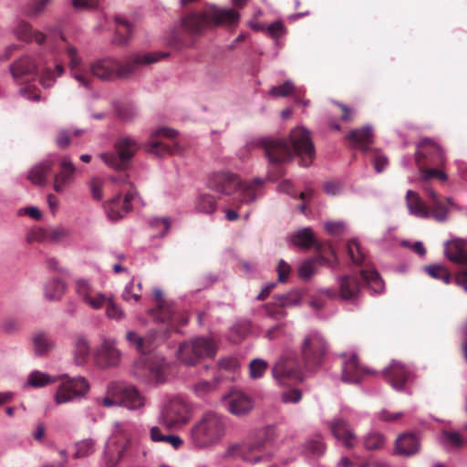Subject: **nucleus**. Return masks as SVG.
Returning a JSON list of instances; mask_svg holds the SVG:
<instances>
[{
  "instance_id": "nucleus-64",
  "label": "nucleus",
  "mask_w": 467,
  "mask_h": 467,
  "mask_svg": "<svg viewBox=\"0 0 467 467\" xmlns=\"http://www.w3.org/2000/svg\"><path fill=\"white\" fill-rule=\"evenodd\" d=\"M456 284L467 291V265H464L455 276Z\"/></svg>"
},
{
  "instance_id": "nucleus-60",
  "label": "nucleus",
  "mask_w": 467,
  "mask_h": 467,
  "mask_svg": "<svg viewBox=\"0 0 467 467\" xmlns=\"http://www.w3.org/2000/svg\"><path fill=\"white\" fill-rule=\"evenodd\" d=\"M219 368L234 372L239 368V362L235 358H225L219 361Z\"/></svg>"
},
{
  "instance_id": "nucleus-31",
  "label": "nucleus",
  "mask_w": 467,
  "mask_h": 467,
  "mask_svg": "<svg viewBox=\"0 0 467 467\" xmlns=\"http://www.w3.org/2000/svg\"><path fill=\"white\" fill-rule=\"evenodd\" d=\"M188 389L199 399L208 400L219 391V381H190Z\"/></svg>"
},
{
  "instance_id": "nucleus-47",
  "label": "nucleus",
  "mask_w": 467,
  "mask_h": 467,
  "mask_svg": "<svg viewBox=\"0 0 467 467\" xmlns=\"http://www.w3.org/2000/svg\"><path fill=\"white\" fill-rule=\"evenodd\" d=\"M385 441L384 436L377 431L368 433L364 438V446L368 450L379 449Z\"/></svg>"
},
{
  "instance_id": "nucleus-49",
  "label": "nucleus",
  "mask_w": 467,
  "mask_h": 467,
  "mask_svg": "<svg viewBox=\"0 0 467 467\" xmlns=\"http://www.w3.org/2000/svg\"><path fill=\"white\" fill-rule=\"evenodd\" d=\"M295 91L294 83L291 80H286L282 85L273 87L269 91V95L275 98L287 97L294 94Z\"/></svg>"
},
{
  "instance_id": "nucleus-5",
  "label": "nucleus",
  "mask_w": 467,
  "mask_h": 467,
  "mask_svg": "<svg viewBox=\"0 0 467 467\" xmlns=\"http://www.w3.org/2000/svg\"><path fill=\"white\" fill-rule=\"evenodd\" d=\"M239 19L240 14L234 9L210 5L201 12L186 15L182 18V26L189 34L201 35L211 26H234Z\"/></svg>"
},
{
  "instance_id": "nucleus-12",
  "label": "nucleus",
  "mask_w": 467,
  "mask_h": 467,
  "mask_svg": "<svg viewBox=\"0 0 467 467\" xmlns=\"http://www.w3.org/2000/svg\"><path fill=\"white\" fill-rule=\"evenodd\" d=\"M133 426L129 422H116L112 435L108 440L103 453V462L107 467H116L128 449Z\"/></svg>"
},
{
  "instance_id": "nucleus-25",
  "label": "nucleus",
  "mask_w": 467,
  "mask_h": 467,
  "mask_svg": "<svg viewBox=\"0 0 467 467\" xmlns=\"http://www.w3.org/2000/svg\"><path fill=\"white\" fill-rule=\"evenodd\" d=\"M10 72L16 83L22 84L34 79L37 67L30 57H22L10 66Z\"/></svg>"
},
{
  "instance_id": "nucleus-50",
  "label": "nucleus",
  "mask_w": 467,
  "mask_h": 467,
  "mask_svg": "<svg viewBox=\"0 0 467 467\" xmlns=\"http://www.w3.org/2000/svg\"><path fill=\"white\" fill-rule=\"evenodd\" d=\"M421 176L424 180H430L432 178H436L441 182H444L447 180L446 173L440 170L439 168H428V166L425 167H419Z\"/></svg>"
},
{
  "instance_id": "nucleus-20",
  "label": "nucleus",
  "mask_w": 467,
  "mask_h": 467,
  "mask_svg": "<svg viewBox=\"0 0 467 467\" xmlns=\"http://www.w3.org/2000/svg\"><path fill=\"white\" fill-rule=\"evenodd\" d=\"M89 390L88 381H62L55 400L57 404L71 402L84 397Z\"/></svg>"
},
{
  "instance_id": "nucleus-43",
  "label": "nucleus",
  "mask_w": 467,
  "mask_h": 467,
  "mask_svg": "<svg viewBox=\"0 0 467 467\" xmlns=\"http://www.w3.org/2000/svg\"><path fill=\"white\" fill-rule=\"evenodd\" d=\"M425 271L432 278L441 280L446 285L451 282V275L445 266L441 265H428L426 266Z\"/></svg>"
},
{
  "instance_id": "nucleus-36",
  "label": "nucleus",
  "mask_w": 467,
  "mask_h": 467,
  "mask_svg": "<svg viewBox=\"0 0 467 467\" xmlns=\"http://www.w3.org/2000/svg\"><path fill=\"white\" fill-rule=\"evenodd\" d=\"M73 458L81 459L90 456L96 451V441L91 438L78 441L74 445Z\"/></svg>"
},
{
  "instance_id": "nucleus-63",
  "label": "nucleus",
  "mask_w": 467,
  "mask_h": 467,
  "mask_svg": "<svg viewBox=\"0 0 467 467\" xmlns=\"http://www.w3.org/2000/svg\"><path fill=\"white\" fill-rule=\"evenodd\" d=\"M276 271L279 282H285L291 272V267L286 262L280 260Z\"/></svg>"
},
{
  "instance_id": "nucleus-51",
  "label": "nucleus",
  "mask_w": 467,
  "mask_h": 467,
  "mask_svg": "<svg viewBox=\"0 0 467 467\" xmlns=\"http://www.w3.org/2000/svg\"><path fill=\"white\" fill-rule=\"evenodd\" d=\"M76 292L84 302L95 293L90 284L85 279L76 281Z\"/></svg>"
},
{
  "instance_id": "nucleus-40",
  "label": "nucleus",
  "mask_w": 467,
  "mask_h": 467,
  "mask_svg": "<svg viewBox=\"0 0 467 467\" xmlns=\"http://www.w3.org/2000/svg\"><path fill=\"white\" fill-rule=\"evenodd\" d=\"M347 253L353 264L361 265L366 259V254L357 239H351L347 244Z\"/></svg>"
},
{
  "instance_id": "nucleus-61",
  "label": "nucleus",
  "mask_w": 467,
  "mask_h": 467,
  "mask_svg": "<svg viewBox=\"0 0 467 467\" xmlns=\"http://www.w3.org/2000/svg\"><path fill=\"white\" fill-rule=\"evenodd\" d=\"M335 105L340 109L341 116L340 119L342 121L345 122H350L354 119V110L353 109L348 107L347 105L340 103V102H335Z\"/></svg>"
},
{
  "instance_id": "nucleus-62",
  "label": "nucleus",
  "mask_w": 467,
  "mask_h": 467,
  "mask_svg": "<svg viewBox=\"0 0 467 467\" xmlns=\"http://www.w3.org/2000/svg\"><path fill=\"white\" fill-rule=\"evenodd\" d=\"M403 416V412H390L388 410H382L378 414V419L387 422H394Z\"/></svg>"
},
{
  "instance_id": "nucleus-13",
  "label": "nucleus",
  "mask_w": 467,
  "mask_h": 467,
  "mask_svg": "<svg viewBox=\"0 0 467 467\" xmlns=\"http://www.w3.org/2000/svg\"><path fill=\"white\" fill-rule=\"evenodd\" d=\"M430 200V209L416 192L409 190L406 193V206L410 214L419 218H428L431 214L437 221H443L447 215V209L440 196L432 190H427Z\"/></svg>"
},
{
  "instance_id": "nucleus-34",
  "label": "nucleus",
  "mask_w": 467,
  "mask_h": 467,
  "mask_svg": "<svg viewBox=\"0 0 467 467\" xmlns=\"http://www.w3.org/2000/svg\"><path fill=\"white\" fill-rule=\"evenodd\" d=\"M16 37L26 42L35 41L38 45L45 42L46 36L39 31H33L32 26L26 22H19L14 31Z\"/></svg>"
},
{
  "instance_id": "nucleus-22",
  "label": "nucleus",
  "mask_w": 467,
  "mask_h": 467,
  "mask_svg": "<svg viewBox=\"0 0 467 467\" xmlns=\"http://www.w3.org/2000/svg\"><path fill=\"white\" fill-rule=\"evenodd\" d=\"M332 435L348 449L354 448L358 443V437L349 422L343 418H336L328 424Z\"/></svg>"
},
{
  "instance_id": "nucleus-28",
  "label": "nucleus",
  "mask_w": 467,
  "mask_h": 467,
  "mask_svg": "<svg viewBox=\"0 0 467 467\" xmlns=\"http://www.w3.org/2000/svg\"><path fill=\"white\" fill-rule=\"evenodd\" d=\"M328 250L334 257L333 261H330L322 254L308 259L299 266V276L302 279H309L316 274L318 266L328 265L329 266L333 267L334 265H337L338 262L335 251L330 246L328 247Z\"/></svg>"
},
{
  "instance_id": "nucleus-41",
  "label": "nucleus",
  "mask_w": 467,
  "mask_h": 467,
  "mask_svg": "<svg viewBox=\"0 0 467 467\" xmlns=\"http://www.w3.org/2000/svg\"><path fill=\"white\" fill-rule=\"evenodd\" d=\"M89 357V344L88 340L83 337H78L75 345V361L77 364H84Z\"/></svg>"
},
{
  "instance_id": "nucleus-8",
  "label": "nucleus",
  "mask_w": 467,
  "mask_h": 467,
  "mask_svg": "<svg viewBox=\"0 0 467 467\" xmlns=\"http://www.w3.org/2000/svg\"><path fill=\"white\" fill-rule=\"evenodd\" d=\"M379 376L390 378V379H409L413 377L411 371L403 363L396 360L385 368L382 374L362 365L356 354H352L344 362L342 379H361L364 377Z\"/></svg>"
},
{
  "instance_id": "nucleus-17",
  "label": "nucleus",
  "mask_w": 467,
  "mask_h": 467,
  "mask_svg": "<svg viewBox=\"0 0 467 467\" xmlns=\"http://www.w3.org/2000/svg\"><path fill=\"white\" fill-rule=\"evenodd\" d=\"M415 160L419 167H441L445 163V154L435 141L424 138L417 145Z\"/></svg>"
},
{
  "instance_id": "nucleus-15",
  "label": "nucleus",
  "mask_w": 467,
  "mask_h": 467,
  "mask_svg": "<svg viewBox=\"0 0 467 467\" xmlns=\"http://www.w3.org/2000/svg\"><path fill=\"white\" fill-rule=\"evenodd\" d=\"M114 151L101 153V160L110 168L126 170L139 150L138 142L130 137H120L114 144Z\"/></svg>"
},
{
  "instance_id": "nucleus-46",
  "label": "nucleus",
  "mask_w": 467,
  "mask_h": 467,
  "mask_svg": "<svg viewBox=\"0 0 467 467\" xmlns=\"http://www.w3.org/2000/svg\"><path fill=\"white\" fill-rule=\"evenodd\" d=\"M63 72L64 67L61 64H57L54 69L47 68L41 77L42 86L45 88L51 87L56 78L61 76Z\"/></svg>"
},
{
  "instance_id": "nucleus-39",
  "label": "nucleus",
  "mask_w": 467,
  "mask_h": 467,
  "mask_svg": "<svg viewBox=\"0 0 467 467\" xmlns=\"http://www.w3.org/2000/svg\"><path fill=\"white\" fill-rule=\"evenodd\" d=\"M326 451V445L323 442L321 437L317 436L306 441L304 444V453L312 458H317L324 454Z\"/></svg>"
},
{
  "instance_id": "nucleus-29",
  "label": "nucleus",
  "mask_w": 467,
  "mask_h": 467,
  "mask_svg": "<svg viewBox=\"0 0 467 467\" xmlns=\"http://www.w3.org/2000/svg\"><path fill=\"white\" fill-rule=\"evenodd\" d=\"M420 441L411 433L401 434L395 444V452L402 456H412L420 451Z\"/></svg>"
},
{
  "instance_id": "nucleus-10",
  "label": "nucleus",
  "mask_w": 467,
  "mask_h": 467,
  "mask_svg": "<svg viewBox=\"0 0 467 467\" xmlns=\"http://www.w3.org/2000/svg\"><path fill=\"white\" fill-rule=\"evenodd\" d=\"M192 415V409L190 402L181 396H169L164 398L160 405L157 420L163 427L173 430L188 423Z\"/></svg>"
},
{
  "instance_id": "nucleus-52",
  "label": "nucleus",
  "mask_w": 467,
  "mask_h": 467,
  "mask_svg": "<svg viewBox=\"0 0 467 467\" xmlns=\"http://www.w3.org/2000/svg\"><path fill=\"white\" fill-rule=\"evenodd\" d=\"M277 303L279 305V308L276 311L273 312L269 307H267L268 315L273 317L274 318H281L285 316V312L282 307L291 305L290 296L289 295H280L276 297Z\"/></svg>"
},
{
  "instance_id": "nucleus-56",
  "label": "nucleus",
  "mask_w": 467,
  "mask_h": 467,
  "mask_svg": "<svg viewBox=\"0 0 467 467\" xmlns=\"http://www.w3.org/2000/svg\"><path fill=\"white\" fill-rule=\"evenodd\" d=\"M108 300L109 299H107L105 295L99 292H95L85 301V303L94 309H99L104 306L106 302H108Z\"/></svg>"
},
{
  "instance_id": "nucleus-37",
  "label": "nucleus",
  "mask_w": 467,
  "mask_h": 467,
  "mask_svg": "<svg viewBox=\"0 0 467 467\" xmlns=\"http://www.w3.org/2000/svg\"><path fill=\"white\" fill-rule=\"evenodd\" d=\"M66 291V285L60 279H52L45 286V296L50 301L61 299Z\"/></svg>"
},
{
  "instance_id": "nucleus-9",
  "label": "nucleus",
  "mask_w": 467,
  "mask_h": 467,
  "mask_svg": "<svg viewBox=\"0 0 467 467\" xmlns=\"http://www.w3.org/2000/svg\"><path fill=\"white\" fill-rule=\"evenodd\" d=\"M126 337L130 343L136 347L138 351L142 353L134 363L133 374L135 377L161 379L168 376L166 372L168 366L163 359L152 358L144 354L150 348L146 347V341L143 337L133 331L128 332Z\"/></svg>"
},
{
  "instance_id": "nucleus-27",
  "label": "nucleus",
  "mask_w": 467,
  "mask_h": 467,
  "mask_svg": "<svg viewBox=\"0 0 467 467\" xmlns=\"http://www.w3.org/2000/svg\"><path fill=\"white\" fill-rule=\"evenodd\" d=\"M76 167L67 156L59 161V171L54 175L53 188L57 192H63L74 181Z\"/></svg>"
},
{
  "instance_id": "nucleus-6",
  "label": "nucleus",
  "mask_w": 467,
  "mask_h": 467,
  "mask_svg": "<svg viewBox=\"0 0 467 467\" xmlns=\"http://www.w3.org/2000/svg\"><path fill=\"white\" fill-rule=\"evenodd\" d=\"M364 285L370 287L375 293H381L384 289L383 281L379 274L374 269H361L358 275H345L338 278V292L327 289L324 294L330 298L340 297L342 300H355L358 298Z\"/></svg>"
},
{
  "instance_id": "nucleus-32",
  "label": "nucleus",
  "mask_w": 467,
  "mask_h": 467,
  "mask_svg": "<svg viewBox=\"0 0 467 467\" xmlns=\"http://www.w3.org/2000/svg\"><path fill=\"white\" fill-rule=\"evenodd\" d=\"M445 254L450 261L466 265L467 243L462 240L449 243L445 248Z\"/></svg>"
},
{
  "instance_id": "nucleus-18",
  "label": "nucleus",
  "mask_w": 467,
  "mask_h": 467,
  "mask_svg": "<svg viewBox=\"0 0 467 467\" xmlns=\"http://www.w3.org/2000/svg\"><path fill=\"white\" fill-rule=\"evenodd\" d=\"M177 132L169 128H161L152 134L151 141L145 145L147 151L158 156H162L166 153L174 154L179 151V145L177 142L171 140L170 142L163 141L162 139H174Z\"/></svg>"
},
{
  "instance_id": "nucleus-3",
  "label": "nucleus",
  "mask_w": 467,
  "mask_h": 467,
  "mask_svg": "<svg viewBox=\"0 0 467 467\" xmlns=\"http://www.w3.org/2000/svg\"><path fill=\"white\" fill-rule=\"evenodd\" d=\"M327 353V343L323 337L317 333L306 336L302 345L304 368L294 357L282 356L275 363L272 375L275 379H304L311 376V372L322 364Z\"/></svg>"
},
{
  "instance_id": "nucleus-58",
  "label": "nucleus",
  "mask_w": 467,
  "mask_h": 467,
  "mask_svg": "<svg viewBox=\"0 0 467 467\" xmlns=\"http://www.w3.org/2000/svg\"><path fill=\"white\" fill-rule=\"evenodd\" d=\"M161 443L168 444L174 450H178L183 445L184 441L179 435L171 433L169 431L167 434L164 435V438Z\"/></svg>"
},
{
  "instance_id": "nucleus-57",
  "label": "nucleus",
  "mask_w": 467,
  "mask_h": 467,
  "mask_svg": "<svg viewBox=\"0 0 467 467\" xmlns=\"http://www.w3.org/2000/svg\"><path fill=\"white\" fill-rule=\"evenodd\" d=\"M107 316L109 318L119 320L124 317V312L112 300L109 299L107 304Z\"/></svg>"
},
{
  "instance_id": "nucleus-53",
  "label": "nucleus",
  "mask_w": 467,
  "mask_h": 467,
  "mask_svg": "<svg viewBox=\"0 0 467 467\" xmlns=\"http://www.w3.org/2000/svg\"><path fill=\"white\" fill-rule=\"evenodd\" d=\"M280 397L284 403H298L302 399V391L298 389L292 388L284 390Z\"/></svg>"
},
{
  "instance_id": "nucleus-33",
  "label": "nucleus",
  "mask_w": 467,
  "mask_h": 467,
  "mask_svg": "<svg viewBox=\"0 0 467 467\" xmlns=\"http://www.w3.org/2000/svg\"><path fill=\"white\" fill-rule=\"evenodd\" d=\"M292 243L303 249L315 247L318 253L323 252L322 244L316 240L310 228H304L296 232L292 237Z\"/></svg>"
},
{
  "instance_id": "nucleus-26",
  "label": "nucleus",
  "mask_w": 467,
  "mask_h": 467,
  "mask_svg": "<svg viewBox=\"0 0 467 467\" xmlns=\"http://www.w3.org/2000/svg\"><path fill=\"white\" fill-rule=\"evenodd\" d=\"M346 140L349 142L351 148L367 152L374 143L373 129L368 125L353 129L346 135Z\"/></svg>"
},
{
  "instance_id": "nucleus-59",
  "label": "nucleus",
  "mask_w": 467,
  "mask_h": 467,
  "mask_svg": "<svg viewBox=\"0 0 467 467\" xmlns=\"http://www.w3.org/2000/svg\"><path fill=\"white\" fill-rule=\"evenodd\" d=\"M373 162L375 170L378 172H382L389 164L388 159L379 150L374 151Z\"/></svg>"
},
{
  "instance_id": "nucleus-48",
  "label": "nucleus",
  "mask_w": 467,
  "mask_h": 467,
  "mask_svg": "<svg viewBox=\"0 0 467 467\" xmlns=\"http://www.w3.org/2000/svg\"><path fill=\"white\" fill-rule=\"evenodd\" d=\"M268 368V363L261 358H254L249 364V375L253 379L262 378Z\"/></svg>"
},
{
  "instance_id": "nucleus-4",
  "label": "nucleus",
  "mask_w": 467,
  "mask_h": 467,
  "mask_svg": "<svg viewBox=\"0 0 467 467\" xmlns=\"http://www.w3.org/2000/svg\"><path fill=\"white\" fill-rule=\"evenodd\" d=\"M228 418L209 410L192 424L188 431L190 444L197 450L208 449L221 442L226 434Z\"/></svg>"
},
{
  "instance_id": "nucleus-23",
  "label": "nucleus",
  "mask_w": 467,
  "mask_h": 467,
  "mask_svg": "<svg viewBox=\"0 0 467 467\" xmlns=\"http://www.w3.org/2000/svg\"><path fill=\"white\" fill-rule=\"evenodd\" d=\"M98 367L106 368L115 367L119 363L120 352L116 348L115 341L105 339L97 349L94 356Z\"/></svg>"
},
{
  "instance_id": "nucleus-19",
  "label": "nucleus",
  "mask_w": 467,
  "mask_h": 467,
  "mask_svg": "<svg viewBox=\"0 0 467 467\" xmlns=\"http://www.w3.org/2000/svg\"><path fill=\"white\" fill-rule=\"evenodd\" d=\"M226 410L233 415L242 417L248 414L254 409V400L244 392L232 389L221 397Z\"/></svg>"
},
{
  "instance_id": "nucleus-1",
  "label": "nucleus",
  "mask_w": 467,
  "mask_h": 467,
  "mask_svg": "<svg viewBox=\"0 0 467 467\" xmlns=\"http://www.w3.org/2000/svg\"><path fill=\"white\" fill-rule=\"evenodd\" d=\"M65 52L69 59V67L73 78L83 87L91 88L92 78L96 77L101 80H111L115 78H128L139 70L141 67L156 63L169 57L168 52L154 51L149 53H134L130 55L124 63L111 58L105 57L94 61L90 68L79 67L81 57L78 56L75 47L67 45Z\"/></svg>"
},
{
  "instance_id": "nucleus-42",
  "label": "nucleus",
  "mask_w": 467,
  "mask_h": 467,
  "mask_svg": "<svg viewBox=\"0 0 467 467\" xmlns=\"http://www.w3.org/2000/svg\"><path fill=\"white\" fill-rule=\"evenodd\" d=\"M33 345L36 354L44 355L52 348L53 342L47 334L39 332L33 337Z\"/></svg>"
},
{
  "instance_id": "nucleus-24",
  "label": "nucleus",
  "mask_w": 467,
  "mask_h": 467,
  "mask_svg": "<svg viewBox=\"0 0 467 467\" xmlns=\"http://www.w3.org/2000/svg\"><path fill=\"white\" fill-rule=\"evenodd\" d=\"M134 195L135 192L131 189L125 193L124 197L119 194L109 201L105 205L109 218L112 221L123 218L131 210Z\"/></svg>"
},
{
  "instance_id": "nucleus-54",
  "label": "nucleus",
  "mask_w": 467,
  "mask_h": 467,
  "mask_svg": "<svg viewBox=\"0 0 467 467\" xmlns=\"http://www.w3.org/2000/svg\"><path fill=\"white\" fill-rule=\"evenodd\" d=\"M140 290H141V284L139 283L137 285V291H135V287L132 282H130L129 285H126L123 293H122V298L125 301H130L133 299L134 301H138L140 298Z\"/></svg>"
},
{
  "instance_id": "nucleus-2",
  "label": "nucleus",
  "mask_w": 467,
  "mask_h": 467,
  "mask_svg": "<svg viewBox=\"0 0 467 467\" xmlns=\"http://www.w3.org/2000/svg\"><path fill=\"white\" fill-rule=\"evenodd\" d=\"M264 150L271 167L270 176L276 179L284 174L280 163L289 161L293 154L301 159V165L308 167L314 161L316 150L308 130L296 128L291 130L287 140L259 138L251 143Z\"/></svg>"
},
{
  "instance_id": "nucleus-35",
  "label": "nucleus",
  "mask_w": 467,
  "mask_h": 467,
  "mask_svg": "<svg viewBox=\"0 0 467 467\" xmlns=\"http://www.w3.org/2000/svg\"><path fill=\"white\" fill-rule=\"evenodd\" d=\"M132 34L131 25L121 18H116V30L113 43L116 45H125L130 40Z\"/></svg>"
},
{
  "instance_id": "nucleus-16",
  "label": "nucleus",
  "mask_w": 467,
  "mask_h": 467,
  "mask_svg": "<svg viewBox=\"0 0 467 467\" xmlns=\"http://www.w3.org/2000/svg\"><path fill=\"white\" fill-rule=\"evenodd\" d=\"M216 352L217 347L212 339L196 337L182 344L178 350V356L182 362L194 365L203 358H213Z\"/></svg>"
},
{
  "instance_id": "nucleus-38",
  "label": "nucleus",
  "mask_w": 467,
  "mask_h": 467,
  "mask_svg": "<svg viewBox=\"0 0 467 467\" xmlns=\"http://www.w3.org/2000/svg\"><path fill=\"white\" fill-rule=\"evenodd\" d=\"M438 441L446 450L459 448L463 443V440L459 432L447 431H442L439 435Z\"/></svg>"
},
{
  "instance_id": "nucleus-44",
  "label": "nucleus",
  "mask_w": 467,
  "mask_h": 467,
  "mask_svg": "<svg viewBox=\"0 0 467 467\" xmlns=\"http://www.w3.org/2000/svg\"><path fill=\"white\" fill-rule=\"evenodd\" d=\"M216 207L215 198L208 193L202 194L196 202L197 210L204 213H213Z\"/></svg>"
},
{
  "instance_id": "nucleus-55",
  "label": "nucleus",
  "mask_w": 467,
  "mask_h": 467,
  "mask_svg": "<svg viewBox=\"0 0 467 467\" xmlns=\"http://www.w3.org/2000/svg\"><path fill=\"white\" fill-rule=\"evenodd\" d=\"M169 431L161 424L152 426L150 428V439L152 442L161 443Z\"/></svg>"
},
{
  "instance_id": "nucleus-30",
  "label": "nucleus",
  "mask_w": 467,
  "mask_h": 467,
  "mask_svg": "<svg viewBox=\"0 0 467 467\" xmlns=\"http://www.w3.org/2000/svg\"><path fill=\"white\" fill-rule=\"evenodd\" d=\"M54 161L51 160L44 161L33 166L28 171L27 179L35 185L43 186L47 183V178L52 171Z\"/></svg>"
},
{
  "instance_id": "nucleus-7",
  "label": "nucleus",
  "mask_w": 467,
  "mask_h": 467,
  "mask_svg": "<svg viewBox=\"0 0 467 467\" xmlns=\"http://www.w3.org/2000/svg\"><path fill=\"white\" fill-rule=\"evenodd\" d=\"M261 179H254L251 182H243L239 177L229 171L214 172L209 178V187L222 194L230 195L238 192L242 202L254 201L256 191L263 185Z\"/></svg>"
},
{
  "instance_id": "nucleus-11",
  "label": "nucleus",
  "mask_w": 467,
  "mask_h": 467,
  "mask_svg": "<svg viewBox=\"0 0 467 467\" xmlns=\"http://www.w3.org/2000/svg\"><path fill=\"white\" fill-rule=\"evenodd\" d=\"M276 436V428L275 426H266L258 430L254 437L242 444H234L229 446L225 451V457H239L243 461L256 463L262 460V456L256 453L263 448L272 442Z\"/></svg>"
},
{
  "instance_id": "nucleus-14",
  "label": "nucleus",
  "mask_w": 467,
  "mask_h": 467,
  "mask_svg": "<svg viewBox=\"0 0 467 467\" xmlns=\"http://www.w3.org/2000/svg\"><path fill=\"white\" fill-rule=\"evenodd\" d=\"M105 407L114 405L125 406L137 410L144 405V397L131 385L124 381H111L108 387V396L101 400Z\"/></svg>"
},
{
  "instance_id": "nucleus-45",
  "label": "nucleus",
  "mask_w": 467,
  "mask_h": 467,
  "mask_svg": "<svg viewBox=\"0 0 467 467\" xmlns=\"http://www.w3.org/2000/svg\"><path fill=\"white\" fill-rule=\"evenodd\" d=\"M83 133L82 130H61L57 132L56 143L60 149H65L70 145L71 136L78 137Z\"/></svg>"
},
{
  "instance_id": "nucleus-21",
  "label": "nucleus",
  "mask_w": 467,
  "mask_h": 467,
  "mask_svg": "<svg viewBox=\"0 0 467 467\" xmlns=\"http://www.w3.org/2000/svg\"><path fill=\"white\" fill-rule=\"evenodd\" d=\"M154 296L158 302V306L154 310H152L151 315L155 319L163 323L167 322L171 327H173L179 319L181 325H185L187 323V318L179 316L173 306L163 299L162 292L160 289L154 290Z\"/></svg>"
}]
</instances>
